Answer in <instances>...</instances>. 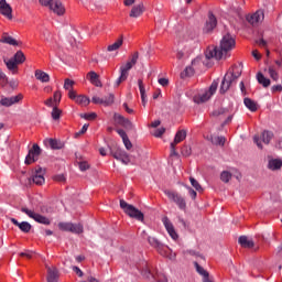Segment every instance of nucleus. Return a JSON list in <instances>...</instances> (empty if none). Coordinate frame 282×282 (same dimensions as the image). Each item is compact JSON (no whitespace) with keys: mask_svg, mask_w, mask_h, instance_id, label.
<instances>
[{"mask_svg":"<svg viewBox=\"0 0 282 282\" xmlns=\"http://www.w3.org/2000/svg\"><path fill=\"white\" fill-rule=\"evenodd\" d=\"M187 191H188L189 196L192 197V199L197 198V192H195V189H193L191 186H187Z\"/></svg>","mask_w":282,"mask_h":282,"instance_id":"4d7b16f0","label":"nucleus"},{"mask_svg":"<svg viewBox=\"0 0 282 282\" xmlns=\"http://www.w3.org/2000/svg\"><path fill=\"white\" fill-rule=\"evenodd\" d=\"M11 223L13 224V226H18V228L21 230V232H30V230H32V225L28 221H22L19 223V220H17V218H11Z\"/></svg>","mask_w":282,"mask_h":282,"instance_id":"4be33fe9","label":"nucleus"},{"mask_svg":"<svg viewBox=\"0 0 282 282\" xmlns=\"http://www.w3.org/2000/svg\"><path fill=\"white\" fill-rule=\"evenodd\" d=\"M189 182L196 191H202V185H199V182H197L193 176L189 177Z\"/></svg>","mask_w":282,"mask_h":282,"instance_id":"3c124183","label":"nucleus"},{"mask_svg":"<svg viewBox=\"0 0 282 282\" xmlns=\"http://www.w3.org/2000/svg\"><path fill=\"white\" fill-rule=\"evenodd\" d=\"M252 56L256 58V61H261V53H259V51H252Z\"/></svg>","mask_w":282,"mask_h":282,"instance_id":"0e129e2a","label":"nucleus"},{"mask_svg":"<svg viewBox=\"0 0 282 282\" xmlns=\"http://www.w3.org/2000/svg\"><path fill=\"white\" fill-rule=\"evenodd\" d=\"M148 241H149L150 246H152V248H155V250H158V248L162 245V242H160V240H158L156 238H153V237H149Z\"/></svg>","mask_w":282,"mask_h":282,"instance_id":"c03bdc74","label":"nucleus"},{"mask_svg":"<svg viewBox=\"0 0 282 282\" xmlns=\"http://www.w3.org/2000/svg\"><path fill=\"white\" fill-rule=\"evenodd\" d=\"M44 105H46V107H55L56 104L54 102V99L48 98L44 101Z\"/></svg>","mask_w":282,"mask_h":282,"instance_id":"e2e57ef3","label":"nucleus"},{"mask_svg":"<svg viewBox=\"0 0 282 282\" xmlns=\"http://www.w3.org/2000/svg\"><path fill=\"white\" fill-rule=\"evenodd\" d=\"M88 169H89V163H87V161L79 162V170L80 171H88Z\"/></svg>","mask_w":282,"mask_h":282,"instance_id":"6e6d98bb","label":"nucleus"},{"mask_svg":"<svg viewBox=\"0 0 282 282\" xmlns=\"http://www.w3.org/2000/svg\"><path fill=\"white\" fill-rule=\"evenodd\" d=\"M274 138V134L270 131H263L261 135H254L253 142L257 144L258 149H263V145L261 144V140L263 144H270V141Z\"/></svg>","mask_w":282,"mask_h":282,"instance_id":"9d476101","label":"nucleus"},{"mask_svg":"<svg viewBox=\"0 0 282 282\" xmlns=\"http://www.w3.org/2000/svg\"><path fill=\"white\" fill-rule=\"evenodd\" d=\"M268 74L272 80L276 83L279 80V68L274 65L268 67Z\"/></svg>","mask_w":282,"mask_h":282,"instance_id":"473e14b6","label":"nucleus"},{"mask_svg":"<svg viewBox=\"0 0 282 282\" xmlns=\"http://www.w3.org/2000/svg\"><path fill=\"white\" fill-rule=\"evenodd\" d=\"M41 153H42L41 147L34 143L32 149L29 150L24 164L26 165L34 164V162H37L39 158L41 156Z\"/></svg>","mask_w":282,"mask_h":282,"instance_id":"1a4fd4ad","label":"nucleus"},{"mask_svg":"<svg viewBox=\"0 0 282 282\" xmlns=\"http://www.w3.org/2000/svg\"><path fill=\"white\" fill-rule=\"evenodd\" d=\"M20 257H25L26 259H32L34 257V252H32V251L21 252Z\"/></svg>","mask_w":282,"mask_h":282,"instance_id":"052dcab7","label":"nucleus"},{"mask_svg":"<svg viewBox=\"0 0 282 282\" xmlns=\"http://www.w3.org/2000/svg\"><path fill=\"white\" fill-rule=\"evenodd\" d=\"M243 72V67L241 65H234L232 67L229 68V70L227 72L226 79H231L235 83H237V78H239V76H241V73Z\"/></svg>","mask_w":282,"mask_h":282,"instance_id":"4468645a","label":"nucleus"},{"mask_svg":"<svg viewBox=\"0 0 282 282\" xmlns=\"http://www.w3.org/2000/svg\"><path fill=\"white\" fill-rule=\"evenodd\" d=\"M0 14L12 21V7L6 0H0Z\"/></svg>","mask_w":282,"mask_h":282,"instance_id":"f3484780","label":"nucleus"},{"mask_svg":"<svg viewBox=\"0 0 282 282\" xmlns=\"http://www.w3.org/2000/svg\"><path fill=\"white\" fill-rule=\"evenodd\" d=\"M138 85H139V91L141 96L147 95V88H144V82L142 79H138Z\"/></svg>","mask_w":282,"mask_h":282,"instance_id":"8fccbe9b","label":"nucleus"},{"mask_svg":"<svg viewBox=\"0 0 282 282\" xmlns=\"http://www.w3.org/2000/svg\"><path fill=\"white\" fill-rule=\"evenodd\" d=\"M220 180H221V182H225V184H228V182H230V180H232V174L228 171H224L220 174Z\"/></svg>","mask_w":282,"mask_h":282,"instance_id":"37998d69","label":"nucleus"},{"mask_svg":"<svg viewBox=\"0 0 282 282\" xmlns=\"http://www.w3.org/2000/svg\"><path fill=\"white\" fill-rule=\"evenodd\" d=\"M272 91H282V85H275L272 87Z\"/></svg>","mask_w":282,"mask_h":282,"instance_id":"774afa93","label":"nucleus"},{"mask_svg":"<svg viewBox=\"0 0 282 282\" xmlns=\"http://www.w3.org/2000/svg\"><path fill=\"white\" fill-rule=\"evenodd\" d=\"M281 166H282V161L279 159L269 161V169L271 171H279V169H281Z\"/></svg>","mask_w":282,"mask_h":282,"instance_id":"c9c22d12","label":"nucleus"},{"mask_svg":"<svg viewBox=\"0 0 282 282\" xmlns=\"http://www.w3.org/2000/svg\"><path fill=\"white\" fill-rule=\"evenodd\" d=\"M243 102H245V106L247 107V109H249L251 111H257L258 107H257V102H254V100H252L250 98H245Z\"/></svg>","mask_w":282,"mask_h":282,"instance_id":"4c0bfd02","label":"nucleus"},{"mask_svg":"<svg viewBox=\"0 0 282 282\" xmlns=\"http://www.w3.org/2000/svg\"><path fill=\"white\" fill-rule=\"evenodd\" d=\"M164 195H166L170 202L176 204L181 210H186V200L177 192L164 189Z\"/></svg>","mask_w":282,"mask_h":282,"instance_id":"0eeeda50","label":"nucleus"},{"mask_svg":"<svg viewBox=\"0 0 282 282\" xmlns=\"http://www.w3.org/2000/svg\"><path fill=\"white\" fill-rule=\"evenodd\" d=\"M44 142L45 144L50 145L51 149H55V150L63 149V143H61V141L56 139H46Z\"/></svg>","mask_w":282,"mask_h":282,"instance_id":"f704fd0d","label":"nucleus"},{"mask_svg":"<svg viewBox=\"0 0 282 282\" xmlns=\"http://www.w3.org/2000/svg\"><path fill=\"white\" fill-rule=\"evenodd\" d=\"M163 226H165V230H167L170 237L174 240L177 241L180 236L177 235V231H175V227L173 226V223L169 219V217H164L162 219Z\"/></svg>","mask_w":282,"mask_h":282,"instance_id":"dca6fc26","label":"nucleus"},{"mask_svg":"<svg viewBox=\"0 0 282 282\" xmlns=\"http://www.w3.org/2000/svg\"><path fill=\"white\" fill-rule=\"evenodd\" d=\"M61 113H63V110L58 109V106H54L51 112L53 120H61Z\"/></svg>","mask_w":282,"mask_h":282,"instance_id":"79ce46f5","label":"nucleus"},{"mask_svg":"<svg viewBox=\"0 0 282 282\" xmlns=\"http://www.w3.org/2000/svg\"><path fill=\"white\" fill-rule=\"evenodd\" d=\"M164 133H166V129L160 128L154 131L153 135H154V138H162V135H164Z\"/></svg>","mask_w":282,"mask_h":282,"instance_id":"603ef678","label":"nucleus"},{"mask_svg":"<svg viewBox=\"0 0 282 282\" xmlns=\"http://www.w3.org/2000/svg\"><path fill=\"white\" fill-rule=\"evenodd\" d=\"M8 83V76H6V73H3V70H1L0 68V85H7Z\"/></svg>","mask_w":282,"mask_h":282,"instance_id":"864d4df0","label":"nucleus"},{"mask_svg":"<svg viewBox=\"0 0 282 282\" xmlns=\"http://www.w3.org/2000/svg\"><path fill=\"white\" fill-rule=\"evenodd\" d=\"M112 156L115 158V160H119L120 162H122V164L131 163V159L129 158V154L123 150L117 149L112 151Z\"/></svg>","mask_w":282,"mask_h":282,"instance_id":"a211bd4d","label":"nucleus"},{"mask_svg":"<svg viewBox=\"0 0 282 282\" xmlns=\"http://www.w3.org/2000/svg\"><path fill=\"white\" fill-rule=\"evenodd\" d=\"M86 78L91 83V85H95V87H102L100 76H98L96 72L91 70L87 73Z\"/></svg>","mask_w":282,"mask_h":282,"instance_id":"b1692460","label":"nucleus"},{"mask_svg":"<svg viewBox=\"0 0 282 282\" xmlns=\"http://www.w3.org/2000/svg\"><path fill=\"white\" fill-rule=\"evenodd\" d=\"M80 118H84V120H96L98 115L96 112L82 113Z\"/></svg>","mask_w":282,"mask_h":282,"instance_id":"a18cd8bd","label":"nucleus"},{"mask_svg":"<svg viewBox=\"0 0 282 282\" xmlns=\"http://www.w3.org/2000/svg\"><path fill=\"white\" fill-rule=\"evenodd\" d=\"M11 59L14 61V63L18 65H23V62L25 61V54H23L21 51H18Z\"/></svg>","mask_w":282,"mask_h":282,"instance_id":"e433bc0d","label":"nucleus"},{"mask_svg":"<svg viewBox=\"0 0 282 282\" xmlns=\"http://www.w3.org/2000/svg\"><path fill=\"white\" fill-rule=\"evenodd\" d=\"M159 84H161L162 87H167V85H169V79H166V78H160V79H159Z\"/></svg>","mask_w":282,"mask_h":282,"instance_id":"69168bd1","label":"nucleus"},{"mask_svg":"<svg viewBox=\"0 0 282 282\" xmlns=\"http://www.w3.org/2000/svg\"><path fill=\"white\" fill-rule=\"evenodd\" d=\"M123 43H124V37L121 35V36L118 37V40L115 43L108 45L107 51L108 52H116V51H118L122 47Z\"/></svg>","mask_w":282,"mask_h":282,"instance_id":"cd10ccee","label":"nucleus"},{"mask_svg":"<svg viewBox=\"0 0 282 282\" xmlns=\"http://www.w3.org/2000/svg\"><path fill=\"white\" fill-rule=\"evenodd\" d=\"M236 82H234L232 79H227L226 75L223 79L221 86H220V94H226L228 89H230L231 85H235Z\"/></svg>","mask_w":282,"mask_h":282,"instance_id":"2f4dec72","label":"nucleus"},{"mask_svg":"<svg viewBox=\"0 0 282 282\" xmlns=\"http://www.w3.org/2000/svg\"><path fill=\"white\" fill-rule=\"evenodd\" d=\"M216 28H217V18L215 17V14H213V12H209L204 30L205 32H213Z\"/></svg>","mask_w":282,"mask_h":282,"instance_id":"aec40b11","label":"nucleus"},{"mask_svg":"<svg viewBox=\"0 0 282 282\" xmlns=\"http://www.w3.org/2000/svg\"><path fill=\"white\" fill-rule=\"evenodd\" d=\"M120 208H122L123 213H126V215H128V217L131 219H137V221H144V214L140 209L135 208V206L127 203L124 199L120 200Z\"/></svg>","mask_w":282,"mask_h":282,"instance_id":"7ed1b4c3","label":"nucleus"},{"mask_svg":"<svg viewBox=\"0 0 282 282\" xmlns=\"http://www.w3.org/2000/svg\"><path fill=\"white\" fill-rule=\"evenodd\" d=\"M257 80L259 85H262L264 88H268L271 85L270 78L265 77L261 72L257 74Z\"/></svg>","mask_w":282,"mask_h":282,"instance_id":"7c9ffc66","label":"nucleus"},{"mask_svg":"<svg viewBox=\"0 0 282 282\" xmlns=\"http://www.w3.org/2000/svg\"><path fill=\"white\" fill-rule=\"evenodd\" d=\"M4 64L7 65L8 70L11 72L13 75L19 74V64L14 62V59H4Z\"/></svg>","mask_w":282,"mask_h":282,"instance_id":"393cba45","label":"nucleus"},{"mask_svg":"<svg viewBox=\"0 0 282 282\" xmlns=\"http://www.w3.org/2000/svg\"><path fill=\"white\" fill-rule=\"evenodd\" d=\"M34 76H35L36 80H40V83H50V74H47L41 69H36L34 73Z\"/></svg>","mask_w":282,"mask_h":282,"instance_id":"c756f323","label":"nucleus"},{"mask_svg":"<svg viewBox=\"0 0 282 282\" xmlns=\"http://www.w3.org/2000/svg\"><path fill=\"white\" fill-rule=\"evenodd\" d=\"M156 251L159 252V254H161V257H165L166 259H175L176 257V254L173 253V250H171L169 246H165L163 243L160 245Z\"/></svg>","mask_w":282,"mask_h":282,"instance_id":"6ab92c4d","label":"nucleus"},{"mask_svg":"<svg viewBox=\"0 0 282 282\" xmlns=\"http://www.w3.org/2000/svg\"><path fill=\"white\" fill-rule=\"evenodd\" d=\"M217 87H219V83L214 80L209 88L202 89L199 93H197L193 100L196 105H202L204 102H208L213 96L217 93Z\"/></svg>","mask_w":282,"mask_h":282,"instance_id":"f03ea898","label":"nucleus"},{"mask_svg":"<svg viewBox=\"0 0 282 282\" xmlns=\"http://www.w3.org/2000/svg\"><path fill=\"white\" fill-rule=\"evenodd\" d=\"M74 85H76V83L69 78H66L64 80V89H66V91H74Z\"/></svg>","mask_w":282,"mask_h":282,"instance_id":"ea45409f","label":"nucleus"},{"mask_svg":"<svg viewBox=\"0 0 282 282\" xmlns=\"http://www.w3.org/2000/svg\"><path fill=\"white\" fill-rule=\"evenodd\" d=\"M184 140H186V130H178L175 134L174 141L171 143V155H177L175 147H177L180 142H184Z\"/></svg>","mask_w":282,"mask_h":282,"instance_id":"ddd939ff","label":"nucleus"},{"mask_svg":"<svg viewBox=\"0 0 282 282\" xmlns=\"http://www.w3.org/2000/svg\"><path fill=\"white\" fill-rule=\"evenodd\" d=\"M181 153L185 158H188L191 155V153H193V150L191 149L189 145H183V148L181 149Z\"/></svg>","mask_w":282,"mask_h":282,"instance_id":"09e8293b","label":"nucleus"},{"mask_svg":"<svg viewBox=\"0 0 282 282\" xmlns=\"http://www.w3.org/2000/svg\"><path fill=\"white\" fill-rule=\"evenodd\" d=\"M153 279L156 282H169V279L164 273H156L155 275H153Z\"/></svg>","mask_w":282,"mask_h":282,"instance_id":"49530a36","label":"nucleus"},{"mask_svg":"<svg viewBox=\"0 0 282 282\" xmlns=\"http://www.w3.org/2000/svg\"><path fill=\"white\" fill-rule=\"evenodd\" d=\"M122 142H123V144H124V147H126V149H127L128 151H130V149L133 148V144L131 143V140H129V137H127L126 139H123Z\"/></svg>","mask_w":282,"mask_h":282,"instance_id":"5fc2aeb1","label":"nucleus"},{"mask_svg":"<svg viewBox=\"0 0 282 282\" xmlns=\"http://www.w3.org/2000/svg\"><path fill=\"white\" fill-rule=\"evenodd\" d=\"M212 143L224 147L226 144V138L224 137H212Z\"/></svg>","mask_w":282,"mask_h":282,"instance_id":"a19ab883","label":"nucleus"},{"mask_svg":"<svg viewBox=\"0 0 282 282\" xmlns=\"http://www.w3.org/2000/svg\"><path fill=\"white\" fill-rule=\"evenodd\" d=\"M144 13V4H137L134 6L131 11H130V17L132 19H138V17H142V14Z\"/></svg>","mask_w":282,"mask_h":282,"instance_id":"a878e982","label":"nucleus"},{"mask_svg":"<svg viewBox=\"0 0 282 282\" xmlns=\"http://www.w3.org/2000/svg\"><path fill=\"white\" fill-rule=\"evenodd\" d=\"M115 122L120 124V127H124V129H131L133 127V123L129 119L118 113L115 115Z\"/></svg>","mask_w":282,"mask_h":282,"instance_id":"5701e85b","label":"nucleus"},{"mask_svg":"<svg viewBox=\"0 0 282 282\" xmlns=\"http://www.w3.org/2000/svg\"><path fill=\"white\" fill-rule=\"evenodd\" d=\"M238 241L242 248H254V242L246 236H241Z\"/></svg>","mask_w":282,"mask_h":282,"instance_id":"72a5a7b5","label":"nucleus"},{"mask_svg":"<svg viewBox=\"0 0 282 282\" xmlns=\"http://www.w3.org/2000/svg\"><path fill=\"white\" fill-rule=\"evenodd\" d=\"M88 129H89V123L84 124L82 130L79 132H77L76 135H83V134L87 133Z\"/></svg>","mask_w":282,"mask_h":282,"instance_id":"13d9d810","label":"nucleus"},{"mask_svg":"<svg viewBox=\"0 0 282 282\" xmlns=\"http://www.w3.org/2000/svg\"><path fill=\"white\" fill-rule=\"evenodd\" d=\"M47 268V282H56L58 281V270L56 268Z\"/></svg>","mask_w":282,"mask_h":282,"instance_id":"c85d7f7f","label":"nucleus"},{"mask_svg":"<svg viewBox=\"0 0 282 282\" xmlns=\"http://www.w3.org/2000/svg\"><path fill=\"white\" fill-rule=\"evenodd\" d=\"M185 74L186 76H193V74H195V68H193V66H187L185 68Z\"/></svg>","mask_w":282,"mask_h":282,"instance_id":"bf43d9fd","label":"nucleus"},{"mask_svg":"<svg viewBox=\"0 0 282 282\" xmlns=\"http://www.w3.org/2000/svg\"><path fill=\"white\" fill-rule=\"evenodd\" d=\"M264 19L265 14L263 13V10H258L253 14L247 17V21L251 25H259Z\"/></svg>","mask_w":282,"mask_h":282,"instance_id":"2eb2a0df","label":"nucleus"},{"mask_svg":"<svg viewBox=\"0 0 282 282\" xmlns=\"http://www.w3.org/2000/svg\"><path fill=\"white\" fill-rule=\"evenodd\" d=\"M73 270H74V272L77 274V275H79V276H83V270H80V268H78V267H73Z\"/></svg>","mask_w":282,"mask_h":282,"instance_id":"338daca9","label":"nucleus"},{"mask_svg":"<svg viewBox=\"0 0 282 282\" xmlns=\"http://www.w3.org/2000/svg\"><path fill=\"white\" fill-rule=\"evenodd\" d=\"M236 45L237 42L235 41V37L227 33L220 41V47L215 46L207 48L205 56L206 58H216V61H221V58H226L228 56L229 52L235 50Z\"/></svg>","mask_w":282,"mask_h":282,"instance_id":"f257e3e1","label":"nucleus"},{"mask_svg":"<svg viewBox=\"0 0 282 282\" xmlns=\"http://www.w3.org/2000/svg\"><path fill=\"white\" fill-rule=\"evenodd\" d=\"M139 54L138 52L133 53L131 59L126 63V65L120 67V76L117 79V87L120 86L121 83H124L127 78H129V70L132 69L133 65L138 63Z\"/></svg>","mask_w":282,"mask_h":282,"instance_id":"20e7f679","label":"nucleus"},{"mask_svg":"<svg viewBox=\"0 0 282 282\" xmlns=\"http://www.w3.org/2000/svg\"><path fill=\"white\" fill-rule=\"evenodd\" d=\"M61 98H63V95L61 94V90H56L53 95V101L56 107H58V104L61 102Z\"/></svg>","mask_w":282,"mask_h":282,"instance_id":"de8ad7c7","label":"nucleus"},{"mask_svg":"<svg viewBox=\"0 0 282 282\" xmlns=\"http://www.w3.org/2000/svg\"><path fill=\"white\" fill-rule=\"evenodd\" d=\"M21 210H22V213L28 215V217H30L31 219H34V221H36L37 224H43L44 226H50V224H52V220H50V218H47L41 214L34 213V210H32V209L22 207Z\"/></svg>","mask_w":282,"mask_h":282,"instance_id":"6e6552de","label":"nucleus"},{"mask_svg":"<svg viewBox=\"0 0 282 282\" xmlns=\"http://www.w3.org/2000/svg\"><path fill=\"white\" fill-rule=\"evenodd\" d=\"M33 184H36V186H43L45 184V176L43 173V169L39 167L35 170V173L32 176Z\"/></svg>","mask_w":282,"mask_h":282,"instance_id":"412c9836","label":"nucleus"},{"mask_svg":"<svg viewBox=\"0 0 282 282\" xmlns=\"http://www.w3.org/2000/svg\"><path fill=\"white\" fill-rule=\"evenodd\" d=\"M91 102H94V105H113V95H109L108 99L94 96Z\"/></svg>","mask_w":282,"mask_h":282,"instance_id":"bb28decb","label":"nucleus"},{"mask_svg":"<svg viewBox=\"0 0 282 282\" xmlns=\"http://www.w3.org/2000/svg\"><path fill=\"white\" fill-rule=\"evenodd\" d=\"M68 98L70 100H74L76 105H79L80 107H87L89 102H91L87 96L85 95H77L76 90H70L68 93Z\"/></svg>","mask_w":282,"mask_h":282,"instance_id":"9b49d317","label":"nucleus"},{"mask_svg":"<svg viewBox=\"0 0 282 282\" xmlns=\"http://www.w3.org/2000/svg\"><path fill=\"white\" fill-rule=\"evenodd\" d=\"M117 133L120 135V138H121L122 140H126L127 138H129V137L127 135V132H124V130H122V129H117Z\"/></svg>","mask_w":282,"mask_h":282,"instance_id":"680f3d73","label":"nucleus"},{"mask_svg":"<svg viewBox=\"0 0 282 282\" xmlns=\"http://www.w3.org/2000/svg\"><path fill=\"white\" fill-rule=\"evenodd\" d=\"M21 100H23L22 94L12 97L0 96V105L2 107H12V105H18Z\"/></svg>","mask_w":282,"mask_h":282,"instance_id":"f8f14e48","label":"nucleus"},{"mask_svg":"<svg viewBox=\"0 0 282 282\" xmlns=\"http://www.w3.org/2000/svg\"><path fill=\"white\" fill-rule=\"evenodd\" d=\"M40 3L44 8H48V10L57 17H63L65 14V6L61 0H40Z\"/></svg>","mask_w":282,"mask_h":282,"instance_id":"39448f33","label":"nucleus"},{"mask_svg":"<svg viewBox=\"0 0 282 282\" xmlns=\"http://www.w3.org/2000/svg\"><path fill=\"white\" fill-rule=\"evenodd\" d=\"M0 42L7 43L8 45H17V40H14L12 36H9L8 34H3Z\"/></svg>","mask_w":282,"mask_h":282,"instance_id":"58836bf2","label":"nucleus"},{"mask_svg":"<svg viewBox=\"0 0 282 282\" xmlns=\"http://www.w3.org/2000/svg\"><path fill=\"white\" fill-rule=\"evenodd\" d=\"M57 228L62 230V232H72L73 235H83L84 227L83 224H74V223H58Z\"/></svg>","mask_w":282,"mask_h":282,"instance_id":"423d86ee","label":"nucleus"}]
</instances>
